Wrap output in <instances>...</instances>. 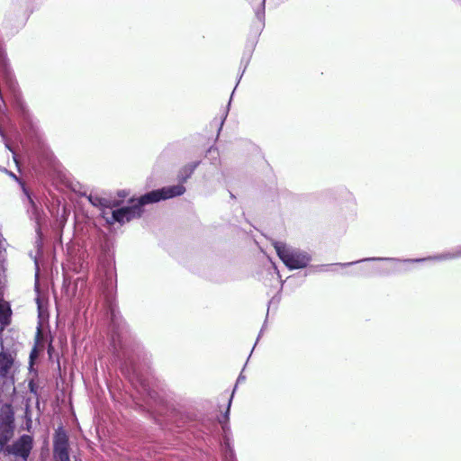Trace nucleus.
<instances>
[{"instance_id": "obj_4", "label": "nucleus", "mask_w": 461, "mask_h": 461, "mask_svg": "<svg viewBox=\"0 0 461 461\" xmlns=\"http://www.w3.org/2000/svg\"><path fill=\"white\" fill-rule=\"evenodd\" d=\"M14 412L10 405L2 407L0 413V447H4L14 434Z\"/></svg>"}, {"instance_id": "obj_12", "label": "nucleus", "mask_w": 461, "mask_h": 461, "mask_svg": "<svg viewBox=\"0 0 461 461\" xmlns=\"http://www.w3.org/2000/svg\"><path fill=\"white\" fill-rule=\"evenodd\" d=\"M9 311V307L5 304V303L0 301V321L3 323H7Z\"/></svg>"}, {"instance_id": "obj_11", "label": "nucleus", "mask_w": 461, "mask_h": 461, "mask_svg": "<svg viewBox=\"0 0 461 461\" xmlns=\"http://www.w3.org/2000/svg\"><path fill=\"white\" fill-rule=\"evenodd\" d=\"M223 461H236L229 438L225 439L223 445Z\"/></svg>"}, {"instance_id": "obj_15", "label": "nucleus", "mask_w": 461, "mask_h": 461, "mask_svg": "<svg viewBox=\"0 0 461 461\" xmlns=\"http://www.w3.org/2000/svg\"><path fill=\"white\" fill-rule=\"evenodd\" d=\"M330 267H331L330 265H324V266L321 267L320 270H321V271H328V270H330Z\"/></svg>"}, {"instance_id": "obj_3", "label": "nucleus", "mask_w": 461, "mask_h": 461, "mask_svg": "<svg viewBox=\"0 0 461 461\" xmlns=\"http://www.w3.org/2000/svg\"><path fill=\"white\" fill-rule=\"evenodd\" d=\"M461 258V246L453 249L452 251L443 253L437 257H429V258H415V259H402V260L395 258H367L360 259V260H357L355 262L339 264V266H341V267L351 266V265L357 264V263L364 262V261H384V260H385V261H394V262H403V263H418V262H423L426 260H450V259H455V258Z\"/></svg>"}, {"instance_id": "obj_8", "label": "nucleus", "mask_w": 461, "mask_h": 461, "mask_svg": "<svg viewBox=\"0 0 461 461\" xmlns=\"http://www.w3.org/2000/svg\"><path fill=\"white\" fill-rule=\"evenodd\" d=\"M88 200L92 205L99 208L101 212L100 214L105 221L106 216L109 215L111 210L114 207L120 206L119 202L116 200H110L93 194H89Z\"/></svg>"}, {"instance_id": "obj_9", "label": "nucleus", "mask_w": 461, "mask_h": 461, "mask_svg": "<svg viewBox=\"0 0 461 461\" xmlns=\"http://www.w3.org/2000/svg\"><path fill=\"white\" fill-rule=\"evenodd\" d=\"M12 356L5 352L0 353V377H5L13 366Z\"/></svg>"}, {"instance_id": "obj_13", "label": "nucleus", "mask_w": 461, "mask_h": 461, "mask_svg": "<svg viewBox=\"0 0 461 461\" xmlns=\"http://www.w3.org/2000/svg\"><path fill=\"white\" fill-rule=\"evenodd\" d=\"M230 403H231V398L230 399L229 401V403H228V407H227V411L226 412L224 413V415L222 416L221 419L219 420V422L221 424L222 426V429L226 432L227 429H229L228 426H227V421L229 420V413H230Z\"/></svg>"}, {"instance_id": "obj_5", "label": "nucleus", "mask_w": 461, "mask_h": 461, "mask_svg": "<svg viewBox=\"0 0 461 461\" xmlns=\"http://www.w3.org/2000/svg\"><path fill=\"white\" fill-rule=\"evenodd\" d=\"M53 460L70 461L68 437L62 428H59L53 437Z\"/></svg>"}, {"instance_id": "obj_10", "label": "nucleus", "mask_w": 461, "mask_h": 461, "mask_svg": "<svg viewBox=\"0 0 461 461\" xmlns=\"http://www.w3.org/2000/svg\"><path fill=\"white\" fill-rule=\"evenodd\" d=\"M199 162H192L183 167L177 175V178L181 183L186 182V180L193 175L195 168L198 167Z\"/></svg>"}, {"instance_id": "obj_16", "label": "nucleus", "mask_w": 461, "mask_h": 461, "mask_svg": "<svg viewBox=\"0 0 461 461\" xmlns=\"http://www.w3.org/2000/svg\"><path fill=\"white\" fill-rule=\"evenodd\" d=\"M244 380H245V377H244V376H242V375H240L239 376V378H238V381H237V382H238V383H240L241 381H244Z\"/></svg>"}, {"instance_id": "obj_2", "label": "nucleus", "mask_w": 461, "mask_h": 461, "mask_svg": "<svg viewBox=\"0 0 461 461\" xmlns=\"http://www.w3.org/2000/svg\"><path fill=\"white\" fill-rule=\"evenodd\" d=\"M276 251L289 269H300L307 267L311 260L308 253L286 246L283 242H275Z\"/></svg>"}, {"instance_id": "obj_14", "label": "nucleus", "mask_w": 461, "mask_h": 461, "mask_svg": "<svg viewBox=\"0 0 461 461\" xmlns=\"http://www.w3.org/2000/svg\"><path fill=\"white\" fill-rule=\"evenodd\" d=\"M265 1L266 0L262 1L261 7L256 11V17L262 23H264L265 19Z\"/></svg>"}, {"instance_id": "obj_7", "label": "nucleus", "mask_w": 461, "mask_h": 461, "mask_svg": "<svg viewBox=\"0 0 461 461\" xmlns=\"http://www.w3.org/2000/svg\"><path fill=\"white\" fill-rule=\"evenodd\" d=\"M33 445V439L29 435L21 436L16 441L7 447V452L26 461L30 456Z\"/></svg>"}, {"instance_id": "obj_1", "label": "nucleus", "mask_w": 461, "mask_h": 461, "mask_svg": "<svg viewBox=\"0 0 461 461\" xmlns=\"http://www.w3.org/2000/svg\"><path fill=\"white\" fill-rule=\"evenodd\" d=\"M146 204H149V202H145L143 195L137 199L132 198L127 205L113 208L109 215L106 216V223L113 225L117 222L122 225L133 219L140 218L143 212L142 207Z\"/></svg>"}, {"instance_id": "obj_6", "label": "nucleus", "mask_w": 461, "mask_h": 461, "mask_svg": "<svg viewBox=\"0 0 461 461\" xmlns=\"http://www.w3.org/2000/svg\"><path fill=\"white\" fill-rule=\"evenodd\" d=\"M185 192V187L179 184L171 186H166L161 189L153 190L143 194V199L145 202H149V203H158L162 200L170 199L176 196H180Z\"/></svg>"}]
</instances>
